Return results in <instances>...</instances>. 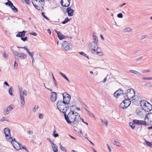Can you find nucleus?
I'll return each mask as SVG.
<instances>
[{
	"label": "nucleus",
	"instance_id": "1",
	"mask_svg": "<svg viewBox=\"0 0 152 152\" xmlns=\"http://www.w3.org/2000/svg\"><path fill=\"white\" fill-rule=\"evenodd\" d=\"M64 116L66 122L69 124L72 123L77 124L81 119V118L78 113L73 111H70L67 115L64 114Z\"/></svg>",
	"mask_w": 152,
	"mask_h": 152
},
{
	"label": "nucleus",
	"instance_id": "2",
	"mask_svg": "<svg viewBox=\"0 0 152 152\" xmlns=\"http://www.w3.org/2000/svg\"><path fill=\"white\" fill-rule=\"evenodd\" d=\"M32 2L37 10H42L45 5L44 0H32Z\"/></svg>",
	"mask_w": 152,
	"mask_h": 152
},
{
	"label": "nucleus",
	"instance_id": "3",
	"mask_svg": "<svg viewBox=\"0 0 152 152\" xmlns=\"http://www.w3.org/2000/svg\"><path fill=\"white\" fill-rule=\"evenodd\" d=\"M11 51L14 58L18 60L25 59L27 57L26 55L23 53H20L13 49L11 50Z\"/></svg>",
	"mask_w": 152,
	"mask_h": 152
},
{
	"label": "nucleus",
	"instance_id": "4",
	"mask_svg": "<svg viewBox=\"0 0 152 152\" xmlns=\"http://www.w3.org/2000/svg\"><path fill=\"white\" fill-rule=\"evenodd\" d=\"M19 90L20 98V105L22 107H23L25 104L24 95L26 96H27V91L25 90L22 92L23 90L22 88H19Z\"/></svg>",
	"mask_w": 152,
	"mask_h": 152
},
{
	"label": "nucleus",
	"instance_id": "5",
	"mask_svg": "<svg viewBox=\"0 0 152 152\" xmlns=\"http://www.w3.org/2000/svg\"><path fill=\"white\" fill-rule=\"evenodd\" d=\"M63 103L61 101H58L57 104V108L61 112L64 113V115L66 114V112L68 108L65 104H63Z\"/></svg>",
	"mask_w": 152,
	"mask_h": 152
},
{
	"label": "nucleus",
	"instance_id": "6",
	"mask_svg": "<svg viewBox=\"0 0 152 152\" xmlns=\"http://www.w3.org/2000/svg\"><path fill=\"white\" fill-rule=\"evenodd\" d=\"M7 140L9 142H11L13 147L16 150H19L20 149V146H22V145L15 141V139L13 140L12 137H9Z\"/></svg>",
	"mask_w": 152,
	"mask_h": 152
},
{
	"label": "nucleus",
	"instance_id": "7",
	"mask_svg": "<svg viewBox=\"0 0 152 152\" xmlns=\"http://www.w3.org/2000/svg\"><path fill=\"white\" fill-rule=\"evenodd\" d=\"M146 126L152 125V113H149L145 117Z\"/></svg>",
	"mask_w": 152,
	"mask_h": 152
},
{
	"label": "nucleus",
	"instance_id": "8",
	"mask_svg": "<svg viewBox=\"0 0 152 152\" xmlns=\"http://www.w3.org/2000/svg\"><path fill=\"white\" fill-rule=\"evenodd\" d=\"M62 48L66 51H69L72 49V47L70 43L68 42L64 41L62 43Z\"/></svg>",
	"mask_w": 152,
	"mask_h": 152
},
{
	"label": "nucleus",
	"instance_id": "9",
	"mask_svg": "<svg viewBox=\"0 0 152 152\" xmlns=\"http://www.w3.org/2000/svg\"><path fill=\"white\" fill-rule=\"evenodd\" d=\"M134 103L137 105H139L141 100V98L138 95H135V92L134 90Z\"/></svg>",
	"mask_w": 152,
	"mask_h": 152
},
{
	"label": "nucleus",
	"instance_id": "10",
	"mask_svg": "<svg viewBox=\"0 0 152 152\" xmlns=\"http://www.w3.org/2000/svg\"><path fill=\"white\" fill-rule=\"evenodd\" d=\"M88 46L92 53H94V52H96V48H98L97 43L92 42L89 44Z\"/></svg>",
	"mask_w": 152,
	"mask_h": 152
},
{
	"label": "nucleus",
	"instance_id": "11",
	"mask_svg": "<svg viewBox=\"0 0 152 152\" xmlns=\"http://www.w3.org/2000/svg\"><path fill=\"white\" fill-rule=\"evenodd\" d=\"M131 90H133V89L132 88L128 89L126 91H125L126 93L124 94V97L125 99H130V98H133V96L132 95L131 93Z\"/></svg>",
	"mask_w": 152,
	"mask_h": 152
},
{
	"label": "nucleus",
	"instance_id": "12",
	"mask_svg": "<svg viewBox=\"0 0 152 152\" xmlns=\"http://www.w3.org/2000/svg\"><path fill=\"white\" fill-rule=\"evenodd\" d=\"M134 124L138 126H146V125H147L145 119L144 121L140 120L137 119H134Z\"/></svg>",
	"mask_w": 152,
	"mask_h": 152
},
{
	"label": "nucleus",
	"instance_id": "13",
	"mask_svg": "<svg viewBox=\"0 0 152 152\" xmlns=\"http://www.w3.org/2000/svg\"><path fill=\"white\" fill-rule=\"evenodd\" d=\"M135 113L138 116L142 118L144 116V115L143 113L142 110L141 108H137L136 111Z\"/></svg>",
	"mask_w": 152,
	"mask_h": 152
},
{
	"label": "nucleus",
	"instance_id": "14",
	"mask_svg": "<svg viewBox=\"0 0 152 152\" xmlns=\"http://www.w3.org/2000/svg\"><path fill=\"white\" fill-rule=\"evenodd\" d=\"M8 2H6L5 4L7 5H9L11 8L15 12H17L18 11L17 9L13 5L12 3L10 0H7Z\"/></svg>",
	"mask_w": 152,
	"mask_h": 152
},
{
	"label": "nucleus",
	"instance_id": "15",
	"mask_svg": "<svg viewBox=\"0 0 152 152\" xmlns=\"http://www.w3.org/2000/svg\"><path fill=\"white\" fill-rule=\"evenodd\" d=\"M124 93L123 91L119 89L114 93L113 96L116 98H118L121 95H124Z\"/></svg>",
	"mask_w": 152,
	"mask_h": 152
},
{
	"label": "nucleus",
	"instance_id": "16",
	"mask_svg": "<svg viewBox=\"0 0 152 152\" xmlns=\"http://www.w3.org/2000/svg\"><path fill=\"white\" fill-rule=\"evenodd\" d=\"M142 109L145 111L149 112L152 110V105L148 102L147 104V105L144 107H142Z\"/></svg>",
	"mask_w": 152,
	"mask_h": 152
},
{
	"label": "nucleus",
	"instance_id": "17",
	"mask_svg": "<svg viewBox=\"0 0 152 152\" xmlns=\"http://www.w3.org/2000/svg\"><path fill=\"white\" fill-rule=\"evenodd\" d=\"M57 95L56 93L54 92H53L51 93L50 100L52 102H54L56 100Z\"/></svg>",
	"mask_w": 152,
	"mask_h": 152
},
{
	"label": "nucleus",
	"instance_id": "18",
	"mask_svg": "<svg viewBox=\"0 0 152 152\" xmlns=\"http://www.w3.org/2000/svg\"><path fill=\"white\" fill-rule=\"evenodd\" d=\"M4 133L5 135L6 138L7 140L8 138H9V137H11L9 136V134H10V130L9 128H6L4 129Z\"/></svg>",
	"mask_w": 152,
	"mask_h": 152
},
{
	"label": "nucleus",
	"instance_id": "19",
	"mask_svg": "<svg viewBox=\"0 0 152 152\" xmlns=\"http://www.w3.org/2000/svg\"><path fill=\"white\" fill-rule=\"evenodd\" d=\"M66 12L69 16H72L73 15L74 11L70 7H68L66 9Z\"/></svg>",
	"mask_w": 152,
	"mask_h": 152
},
{
	"label": "nucleus",
	"instance_id": "20",
	"mask_svg": "<svg viewBox=\"0 0 152 152\" xmlns=\"http://www.w3.org/2000/svg\"><path fill=\"white\" fill-rule=\"evenodd\" d=\"M13 109L11 105L8 106L6 109H5L4 111V114L8 115L10 113V111L12 110Z\"/></svg>",
	"mask_w": 152,
	"mask_h": 152
},
{
	"label": "nucleus",
	"instance_id": "21",
	"mask_svg": "<svg viewBox=\"0 0 152 152\" xmlns=\"http://www.w3.org/2000/svg\"><path fill=\"white\" fill-rule=\"evenodd\" d=\"M71 97H66L63 98V103L64 104H68L69 102Z\"/></svg>",
	"mask_w": 152,
	"mask_h": 152
},
{
	"label": "nucleus",
	"instance_id": "22",
	"mask_svg": "<svg viewBox=\"0 0 152 152\" xmlns=\"http://www.w3.org/2000/svg\"><path fill=\"white\" fill-rule=\"evenodd\" d=\"M148 103V102L145 100H141L140 102V105L142 107H144L145 106L147 105V104Z\"/></svg>",
	"mask_w": 152,
	"mask_h": 152
},
{
	"label": "nucleus",
	"instance_id": "23",
	"mask_svg": "<svg viewBox=\"0 0 152 152\" xmlns=\"http://www.w3.org/2000/svg\"><path fill=\"white\" fill-rule=\"evenodd\" d=\"M130 99H126L124 100V102L125 103V104L126 105V108H127L128 107H129L130 104L131 103V101H129Z\"/></svg>",
	"mask_w": 152,
	"mask_h": 152
},
{
	"label": "nucleus",
	"instance_id": "24",
	"mask_svg": "<svg viewBox=\"0 0 152 152\" xmlns=\"http://www.w3.org/2000/svg\"><path fill=\"white\" fill-rule=\"evenodd\" d=\"M26 32L24 31H22L19 32L16 35L17 37H24L25 35Z\"/></svg>",
	"mask_w": 152,
	"mask_h": 152
},
{
	"label": "nucleus",
	"instance_id": "25",
	"mask_svg": "<svg viewBox=\"0 0 152 152\" xmlns=\"http://www.w3.org/2000/svg\"><path fill=\"white\" fill-rule=\"evenodd\" d=\"M64 0V7H68L70 4V1L71 0Z\"/></svg>",
	"mask_w": 152,
	"mask_h": 152
},
{
	"label": "nucleus",
	"instance_id": "26",
	"mask_svg": "<svg viewBox=\"0 0 152 152\" xmlns=\"http://www.w3.org/2000/svg\"><path fill=\"white\" fill-rule=\"evenodd\" d=\"M92 39H93V42H96V43H97L98 39H97V37H96V36L95 32H94L93 33Z\"/></svg>",
	"mask_w": 152,
	"mask_h": 152
},
{
	"label": "nucleus",
	"instance_id": "27",
	"mask_svg": "<svg viewBox=\"0 0 152 152\" xmlns=\"http://www.w3.org/2000/svg\"><path fill=\"white\" fill-rule=\"evenodd\" d=\"M96 49L95 52H96L97 54L99 56H102L103 54L102 53V52L101 51L100 49H99L98 47V48Z\"/></svg>",
	"mask_w": 152,
	"mask_h": 152
},
{
	"label": "nucleus",
	"instance_id": "28",
	"mask_svg": "<svg viewBox=\"0 0 152 152\" xmlns=\"http://www.w3.org/2000/svg\"><path fill=\"white\" fill-rule=\"evenodd\" d=\"M52 78H53V80L54 82V85L57 88V83L56 82V81L55 79V78L54 77V76L53 73H52Z\"/></svg>",
	"mask_w": 152,
	"mask_h": 152
},
{
	"label": "nucleus",
	"instance_id": "29",
	"mask_svg": "<svg viewBox=\"0 0 152 152\" xmlns=\"http://www.w3.org/2000/svg\"><path fill=\"white\" fill-rule=\"evenodd\" d=\"M58 37L59 39L60 40L64 39L65 38V36L62 34L61 33L59 34H58Z\"/></svg>",
	"mask_w": 152,
	"mask_h": 152
},
{
	"label": "nucleus",
	"instance_id": "30",
	"mask_svg": "<svg viewBox=\"0 0 152 152\" xmlns=\"http://www.w3.org/2000/svg\"><path fill=\"white\" fill-rule=\"evenodd\" d=\"M132 30V29L128 27L124 29L123 30V32L125 33L129 32Z\"/></svg>",
	"mask_w": 152,
	"mask_h": 152
},
{
	"label": "nucleus",
	"instance_id": "31",
	"mask_svg": "<svg viewBox=\"0 0 152 152\" xmlns=\"http://www.w3.org/2000/svg\"><path fill=\"white\" fill-rule=\"evenodd\" d=\"M101 122L104 124H105L106 126H107L108 121L107 120L105 119H101Z\"/></svg>",
	"mask_w": 152,
	"mask_h": 152
},
{
	"label": "nucleus",
	"instance_id": "32",
	"mask_svg": "<svg viewBox=\"0 0 152 152\" xmlns=\"http://www.w3.org/2000/svg\"><path fill=\"white\" fill-rule=\"evenodd\" d=\"M78 53L81 55L83 56L86 57L88 59H89L88 56H87L84 52H79Z\"/></svg>",
	"mask_w": 152,
	"mask_h": 152
},
{
	"label": "nucleus",
	"instance_id": "33",
	"mask_svg": "<svg viewBox=\"0 0 152 152\" xmlns=\"http://www.w3.org/2000/svg\"><path fill=\"white\" fill-rule=\"evenodd\" d=\"M126 105L125 104V103H124V101H123V102L121 103L120 105V107L122 108L123 109H126Z\"/></svg>",
	"mask_w": 152,
	"mask_h": 152
},
{
	"label": "nucleus",
	"instance_id": "34",
	"mask_svg": "<svg viewBox=\"0 0 152 152\" xmlns=\"http://www.w3.org/2000/svg\"><path fill=\"white\" fill-rule=\"evenodd\" d=\"M53 135L55 137H58L59 136L58 134L57 133V132H56L55 129H54L53 130Z\"/></svg>",
	"mask_w": 152,
	"mask_h": 152
},
{
	"label": "nucleus",
	"instance_id": "35",
	"mask_svg": "<svg viewBox=\"0 0 152 152\" xmlns=\"http://www.w3.org/2000/svg\"><path fill=\"white\" fill-rule=\"evenodd\" d=\"M59 146L60 149L62 151L64 152H66V150L65 147L62 146L60 143H59Z\"/></svg>",
	"mask_w": 152,
	"mask_h": 152
},
{
	"label": "nucleus",
	"instance_id": "36",
	"mask_svg": "<svg viewBox=\"0 0 152 152\" xmlns=\"http://www.w3.org/2000/svg\"><path fill=\"white\" fill-rule=\"evenodd\" d=\"M62 95L63 97V98H64L65 97H71L68 94V93H67L66 92H64L62 94Z\"/></svg>",
	"mask_w": 152,
	"mask_h": 152
},
{
	"label": "nucleus",
	"instance_id": "37",
	"mask_svg": "<svg viewBox=\"0 0 152 152\" xmlns=\"http://www.w3.org/2000/svg\"><path fill=\"white\" fill-rule=\"evenodd\" d=\"M71 19H68V17L66 18L62 22V23L63 24H65L68 22Z\"/></svg>",
	"mask_w": 152,
	"mask_h": 152
},
{
	"label": "nucleus",
	"instance_id": "38",
	"mask_svg": "<svg viewBox=\"0 0 152 152\" xmlns=\"http://www.w3.org/2000/svg\"><path fill=\"white\" fill-rule=\"evenodd\" d=\"M145 143L148 146L150 147L151 146V144H152V142H150L147 141L145 139Z\"/></svg>",
	"mask_w": 152,
	"mask_h": 152
},
{
	"label": "nucleus",
	"instance_id": "39",
	"mask_svg": "<svg viewBox=\"0 0 152 152\" xmlns=\"http://www.w3.org/2000/svg\"><path fill=\"white\" fill-rule=\"evenodd\" d=\"M12 87L11 86V87L9 89L8 91L9 93L10 94V95L11 96H13V94L12 93Z\"/></svg>",
	"mask_w": 152,
	"mask_h": 152
},
{
	"label": "nucleus",
	"instance_id": "40",
	"mask_svg": "<svg viewBox=\"0 0 152 152\" xmlns=\"http://www.w3.org/2000/svg\"><path fill=\"white\" fill-rule=\"evenodd\" d=\"M145 86L149 88H151L152 87V84L150 82H148L145 83Z\"/></svg>",
	"mask_w": 152,
	"mask_h": 152
},
{
	"label": "nucleus",
	"instance_id": "41",
	"mask_svg": "<svg viewBox=\"0 0 152 152\" xmlns=\"http://www.w3.org/2000/svg\"><path fill=\"white\" fill-rule=\"evenodd\" d=\"M142 79L146 80H152V77H143L142 78Z\"/></svg>",
	"mask_w": 152,
	"mask_h": 152
},
{
	"label": "nucleus",
	"instance_id": "42",
	"mask_svg": "<svg viewBox=\"0 0 152 152\" xmlns=\"http://www.w3.org/2000/svg\"><path fill=\"white\" fill-rule=\"evenodd\" d=\"M134 74L139 76L142 75V74L134 70Z\"/></svg>",
	"mask_w": 152,
	"mask_h": 152
},
{
	"label": "nucleus",
	"instance_id": "43",
	"mask_svg": "<svg viewBox=\"0 0 152 152\" xmlns=\"http://www.w3.org/2000/svg\"><path fill=\"white\" fill-rule=\"evenodd\" d=\"M112 143L113 144L116 145L118 146L119 147L120 146V143L118 141H114V142Z\"/></svg>",
	"mask_w": 152,
	"mask_h": 152
},
{
	"label": "nucleus",
	"instance_id": "44",
	"mask_svg": "<svg viewBox=\"0 0 152 152\" xmlns=\"http://www.w3.org/2000/svg\"><path fill=\"white\" fill-rule=\"evenodd\" d=\"M39 107L37 105H35L34 106V109H33V112H35L38 109Z\"/></svg>",
	"mask_w": 152,
	"mask_h": 152
},
{
	"label": "nucleus",
	"instance_id": "45",
	"mask_svg": "<svg viewBox=\"0 0 152 152\" xmlns=\"http://www.w3.org/2000/svg\"><path fill=\"white\" fill-rule=\"evenodd\" d=\"M148 38V36L147 35H143L141 37V40H143L144 39H147Z\"/></svg>",
	"mask_w": 152,
	"mask_h": 152
},
{
	"label": "nucleus",
	"instance_id": "46",
	"mask_svg": "<svg viewBox=\"0 0 152 152\" xmlns=\"http://www.w3.org/2000/svg\"><path fill=\"white\" fill-rule=\"evenodd\" d=\"M53 151V152H56L58 151V148L57 146H56V147H53V148H52Z\"/></svg>",
	"mask_w": 152,
	"mask_h": 152
},
{
	"label": "nucleus",
	"instance_id": "47",
	"mask_svg": "<svg viewBox=\"0 0 152 152\" xmlns=\"http://www.w3.org/2000/svg\"><path fill=\"white\" fill-rule=\"evenodd\" d=\"M42 16L46 19H47L48 20H49V19L45 15V12H42Z\"/></svg>",
	"mask_w": 152,
	"mask_h": 152
},
{
	"label": "nucleus",
	"instance_id": "48",
	"mask_svg": "<svg viewBox=\"0 0 152 152\" xmlns=\"http://www.w3.org/2000/svg\"><path fill=\"white\" fill-rule=\"evenodd\" d=\"M143 58V57L142 56L140 57H139V58H137L136 59H135L134 60V61H140Z\"/></svg>",
	"mask_w": 152,
	"mask_h": 152
},
{
	"label": "nucleus",
	"instance_id": "49",
	"mask_svg": "<svg viewBox=\"0 0 152 152\" xmlns=\"http://www.w3.org/2000/svg\"><path fill=\"white\" fill-rule=\"evenodd\" d=\"M44 115L42 113H39V118L40 119H42L43 118Z\"/></svg>",
	"mask_w": 152,
	"mask_h": 152
},
{
	"label": "nucleus",
	"instance_id": "50",
	"mask_svg": "<svg viewBox=\"0 0 152 152\" xmlns=\"http://www.w3.org/2000/svg\"><path fill=\"white\" fill-rule=\"evenodd\" d=\"M27 52L29 54L30 56L33 55L34 54V52L31 53L29 51V50L27 51Z\"/></svg>",
	"mask_w": 152,
	"mask_h": 152
},
{
	"label": "nucleus",
	"instance_id": "51",
	"mask_svg": "<svg viewBox=\"0 0 152 152\" xmlns=\"http://www.w3.org/2000/svg\"><path fill=\"white\" fill-rule=\"evenodd\" d=\"M117 16L119 18H122L123 17V15L122 13H120L118 14Z\"/></svg>",
	"mask_w": 152,
	"mask_h": 152
},
{
	"label": "nucleus",
	"instance_id": "52",
	"mask_svg": "<svg viewBox=\"0 0 152 152\" xmlns=\"http://www.w3.org/2000/svg\"><path fill=\"white\" fill-rule=\"evenodd\" d=\"M8 56V54L6 53L5 52L4 53V54H3V57L5 58H6Z\"/></svg>",
	"mask_w": 152,
	"mask_h": 152
},
{
	"label": "nucleus",
	"instance_id": "53",
	"mask_svg": "<svg viewBox=\"0 0 152 152\" xmlns=\"http://www.w3.org/2000/svg\"><path fill=\"white\" fill-rule=\"evenodd\" d=\"M134 53L135 54H140L141 53V52H140V50H136L134 52Z\"/></svg>",
	"mask_w": 152,
	"mask_h": 152
},
{
	"label": "nucleus",
	"instance_id": "54",
	"mask_svg": "<svg viewBox=\"0 0 152 152\" xmlns=\"http://www.w3.org/2000/svg\"><path fill=\"white\" fill-rule=\"evenodd\" d=\"M27 38L26 37H25L24 38L21 37V39L23 41H25L27 40Z\"/></svg>",
	"mask_w": 152,
	"mask_h": 152
},
{
	"label": "nucleus",
	"instance_id": "55",
	"mask_svg": "<svg viewBox=\"0 0 152 152\" xmlns=\"http://www.w3.org/2000/svg\"><path fill=\"white\" fill-rule=\"evenodd\" d=\"M27 132L30 135H31L33 133V132L30 130L27 131Z\"/></svg>",
	"mask_w": 152,
	"mask_h": 152
},
{
	"label": "nucleus",
	"instance_id": "56",
	"mask_svg": "<svg viewBox=\"0 0 152 152\" xmlns=\"http://www.w3.org/2000/svg\"><path fill=\"white\" fill-rule=\"evenodd\" d=\"M0 121H8V120H7L4 117H3L1 118L0 119Z\"/></svg>",
	"mask_w": 152,
	"mask_h": 152
},
{
	"label": "nucleus",
	"instance_id": "57",
	"mask_svg": "<svg viewBox=\"0 0 152 152\" xmlns=\"http://www.w3.org/2000/svg\"><path fill=\"white\" fill-rule=\"evenodd\" d=\"M14 67L15 68L17 69L18 66V64L17 63H16V61L15 62L14 64Z\"/></svg>",
	"mask_w": 152,
	"mask_h": 152
},
{
	"label": "nucleus",
	"instance_id": "58",
	"mask_svg": "<svg viewBox=\"0 0 152 152\" xmlns=\"http://www.w3.org/2000/svg\"><path fill=\"white\" fill-rule=\"evenodd\" d=\"M129 124L131 127L133 129V123L132 122H130Z\"/></svg>",
	"mask_w": 152,
	"mask_h": 152
},
{
	"label": "nucleus",
	"instance_id": "59",
	"mask_svg": "<svg viewBox=\"0 0 152 152\" xmlns=\"http://www.w3.org/2000/svg\"><path fill=\"white\" fill-rule=\"evenodd\" d=\"M64 3V0H61V4L62 6L63 7H64V4H63Z\"/></svg>",
	"mask_w": 152,
	"mask_h": 152
},
{
	"label": "nucleus",
	"instance_id": "60",
	"mask_svg": "<svg viewBox=\"0 0 152 152\" xmlns=\"http://www.w3.org/2000/svg\"><path fill=\"white\" fill-rule=\"evenodd\" d=\"M30 34L33 35H34V36H36L37 35V33H35V32L31 33H30Z\"/></svg>",
	"mask_w": 152,
	"mask_h": 152
},
{
	"label": "nucleus",
	"instance_id": "61",
	"mask_svg": "<svg viewBox=\"0 0 152 152\" xmlns=\"http://www.w3.org/2000/svg\"><path fill=\"white\" fill-rule=\"evenodd\" d=\"M88 114L89 115L91 116H94V115L92 113L90 112H88Z\"/></svg>",
	"mask_w": 152,
	"mask_h": 152
},
{
	"label": "nucleus",
	"instance_id": "62",
	"mask_svg": "<svg viewBox=\"0 0 152 152\" xmlns=\"http://www.w3.org/2000/svg\"><path fill=\"white\" fill-rule=\"evenodd\" d=\"M23 48L25 50H26V51L28 50H29L28 49V47L27 46H26L24 47H23Z\"/></svg>",
	"mask_w": 152,
	"mask_h": 152
},
{
	"label": "nucleus",
	"instance_id": "63",
	"mask_svg": "<svg viewBox=\"0 0 152 152\" xmlns=\"http://www.w3.org/2000/svg\"><path fill=\"white\" fill-rule=\"evenodd\" d=\"M25 2L28 4H29L30 1L29 0H24Z\"/></svg>",
	"mask_w": 152,
	"mask_h": 152
},
{
	"label": "nucleus",
	"instance_id": "64",
	"mask_svg": "<svg viewBox=\"0 0 152 152\" xmlns=\"http://www.w3.org/2000/svg\"><path fill=\"white\" fill-rule=\"evenodd\" d=\"M4 84L6 86H9V84L6 81H5L4 82Z\"/></svg>",
	"mask_w": 152,
	"mask_h": 152
}]
</instances>
